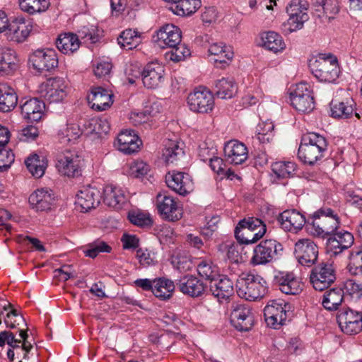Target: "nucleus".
<instances>
[{
	"instance_id": "f257e3e1",
	"label": "nucleus",
	"mask_w": 362,
	"mask_h": 362,
	"mask_svg": "<svg viewBox=\"0 0 362 362\" xmlns=\"http://www.w3.org/2000/svg\"><path fill=\"white\" fill-rule=\"evenodd\" d=\"M327 147V142L324 136L310 132L302 137L298 156L304 163L313 165L323 157Z\"/></svg>"
},
{
	"instance_id": "f03ea898",
	"label": "nucleus",
	"mask_w": 362,
	"mask_h": 362,
	"mask_svg": "<svg viewBox=\"0 0 362 362\" xmlns=\"http://www.w3.org/2000/svg\"><path fill=\"white\" fill-rule=\"evenodd\" d=\"M236 288L238 295L250 301L262 298L267 292L266 281L254 273L242 274L237 280Z\"/></svg>"
},
{
	"instance_id": "7ed1b4c3",
	"label": "nucleus",
	"mask_w": 362,
	"mask_h": 362,
	"mask_svg": "<svg viewBox=\"0 0 362 362\" xmlns=\"http://www.w3.org/2000/svg\"><path fill=\"white\" fill-rule=\"evenodd\" d=\"M310 233L313 235L325 238L334 234L339 226V217L330 208H321L313 215Z\"/></svg>"
},
{
	"instance_id": "20e7f679",
	"label": "nucleus",
	"mask_w": 362,
	"mask_h": 362,
	"mask_svg": "<svg viewBox=\"0 0 362 362\" xmlns=\"http://www.w3.org/2000/svg\"><path fill=\"white\" fill-rule=\"evenodd\" d=\"M283 251L282 245L274 239L262 240L253 249L250 262L253 265H264L279 259Z\"/></svg>"
},
{
	"instance_id": "39448f33",
	"label": "nucleus",
	"mask_w": 362,
	"mask_h": 362,
	"mask_svg": "<svg viewBox=\"0 0 362 362\" xmlns=\"http://www.w3.org/2000/svg\"><path fill=\"white\" fill-rule=\"evenodd\" d=\"M291 305L282 299H274L269 302L264 309V315L267 325L279 329L284 325L292 313Z\"/></svg>"
},
{
	"instance_id": "423d86ee",
	"label": "nucleus",
	"mask_w": 362,
	"mask_h": 362,
	"mask_svg": "<svg viewBox=\"0 0 362 362\" xmlns=\"http://www.w3.org/2000/svg\"><path fill=\"white\" fill-rule=\"evenodd\" d=\"M310 68L315 77L322 82L332 83L339 74L337 60L332 56L327 58L320 57L310 63Z\"/></svg>"
},
{
	"instance_id": "0eeeda50",
	"label": "nucleus",
	"mask_w": 362,
	"mask_h": 362,
	"mask_svg": "<svg viewBox=\"0 0 362 362\" xmlns=\"http://www.w3.org/2000/svg\"><path fill=\"white\" fill-rule=\"evenodd\" d=\"M335 280L336 274L332 263L322 261L313 265L310 281L315 290L322 291L327 289Z\"/></svg>"
},
{
	"instance_id": "6e6552de",
	"label": "nucleus",
	"mask_w": 362,
	"mask_h": 362,
	"mask_svg": "<svg viewBox=\"0 0 362 362\" xmlns=\"http://www.w3.org/2000/svg\"><path fill=\"white\" fill-rule=\"evenodd\" d=\"M83 159L76 151L66 150L57 156L56 168L58 171L67 177H78L81 175Z\"/></svg>"
},
{
	"instance_id": "1a4fd4ad",
	"label": "nucleus",
	"mask_w": 362,
	"mask_h": 362,
	"mask_svg": "<svg viewBox=\"0 0 362 362\" xmlns=\"http://www.w3.org/2000/svg\"><path fill=\"white\" fill-rule=\"evenodd\" d=\"M291 105L299 112H310L315 107V100L310 86L301 82L295 86L290 92Z\"/></svg>"
},
{
	"instance_id": "9d476101",
	"label": "nucleus",
	"mask_w": 362,
	"mask_h": 362,
	"mask_svg": "<svg viewBox=\"0 0 362 362\" xmlns=\"http://www.w3.org/2000/svg\"><path fill=\"white\" fill-rule=\"evenodd\" d=\"M294 254L300 264L311 267L317 262L318 247L310 239H300L295 243Z\"/></svg>"
},
{
	"instance_id": "9b49d317",
	"label": "nucleus",
	"mask_w": 362,
	"mask_h": 362,
	"mask_svg": "<svg viewBox=\"0 0 362 362\" xmlns=\"http://www.w3.org/2000/svg\"><path fill=\"white\" fill-rule=\"evenodd\" d=\"M158 213L165 220L175 221L182 216V209L179 202L166 192H160L156 196Z\"/></svg>"
},
{
	"instance_id": "f8f14e48",
	"label": "nucleus",
	"mask_w": 362,
	"mask_h": 362,
	"mask_svg": "<svg viewBox=\"0 0 362 362\" xmlns=\"http://www.w3.org/2000/svg\"><path fill=\"white\" fill-rule=\"evenodd\" d=\"M187 104L194 112L208 113L214 108V95L205 88L199 87L189 94Z\"/></svg>"
},
{
	"instance_id": "ddd939ff",
	"label": "nucleus",
	"mask_w": 362,
	"mask_h": 362,
	"mask_svg": "<svg viewBox=\"0 0 362 362\" xmlns=\"http://www.w3.org/2000/svg\"><path fill=\"white\" fill-rule=\"evenodd\" d=\"M39 92L40 96L49 103H59L66 96V84L62 78H50L41 84Z\"/></svg>"
},
{
	"instance_id": "4468645a",
	"label": "nucleus",
	"mask_w": 362,
	"mask_h": 362,
	"mask_svg": "<svg viewBox=\"0 0 362 362\" xmlns=\"http://www.w3.org/2000/svg\"><path fill=\"white\" fill-rule=\"evenodd\" d=\"M29 62L40 73L50 71L58 66L57 54L53 49H37L29 57Z\"/></svg>"
},
{
	"instance_id": "2eb2a0df",
	"label": "nucleus",
	"mask_w": 362,
	"mask_h": 362,
	"mask_svg": "<svg viewBox=\"0 0 362 362\" xmlns=\"http://www.w3.org/2000/svg\"><path fill=\"white\" fill-rule=\"evenodd\" d=\"M254 315L246 304H237L230 313V322L238 331L247 332L254 325Z\"/></svg>"
},
{
	"instance_id": "dca6fc26",
	"label": "nucleus",
	"mask_w": 362,
	"mask_h": 362,
	"mask_svg": "<svg viewBox=\"0 0 362 362\" xmlns=\"http://www.w3.org/2000/svg\"><path fill=\"white\" fill-rule=\"evenodd\" d=\"M337 320L341 330L346 334H356L362 329V314L349 308L340 310Z\"/></svg>"
},
{
	"instance_id": "f3484780",
	"label": "nucleus",
	"mask_w": 362,
	"mask_h": 362,
	"mask_svg": "<svg viewBox=\"0 0 362 362\" xmlns=\"http://www.w3.org/2000/svg\"><path fill=\"white\" fill-rule=\"evenodd\" d=\"M153 41L161 48L175 46L182 41V33L178 27L166 24L153 35Z\"/></svg>"
},
{
	"instance_id": "a211bd4d",
	"label": "nucleus",
	"mask_w": 362,
	"mask_h": 362,
	"mask_svg": "<svg viewBox=\"0 0 362 362\" xmlns=\"http://www.w3.org/2000/svg\"><path fill=\"white\" fill-rule=\"evenodd\" d=\"M165 182L169 188L180 195L185 196L193 189V182L187 173L173 170L165 175Z\"/></svg>"
},
{
	"instance_id": "6ab92c4d",
	"label": "nucleus",
	"mask_w": 362,
	"mask_h": 362,
	"mask_svg": "<svg viewBox=\"0 0 362 362\" xmlns=\"http://www.w3.org/2000/svg\"><path fill=\"white\" fill-rule=\"evenodd\" d=\"M273 281L282 293L287 295H297L303 290L300 282L292 272H276Z\"/></svg>"
},
{
	"instance_id": "aec40b11",
	"label": "nucleus",
	"mask_w": 362,
	"mask_h": 362,
	"mask_svg": "<svg viewBox=\"0 0 362 362\" xmlns=\"http://www.w3.org/2000/svg\"><path fill=\"white\" fill-rule=\"evenodd\" d=\"M28 201L32 209L35 211H47L54 206L56 197L52 189L40 188L30 195Z\"/></svg>"
},
{
	"instance_id": "412c9836",
	"label": "nucleus",
	"mask_w": 362,
	"mask_h": 362,
	"mask_svg": "<svg viewBox=\"0 0 362 362\" xmlns=\"http://www.w3.org/2000/svg\"><path fill=\"white\" fill-rule=\"evenodd\" d=\"M277 220L283 230L294 233L300 230L306 222L305 216L296 209L284 211Z\"/></svg>"
},
{
	"instance_id": "4be33fe9",
	"label": "nucleus",
	"mask_w": 362,
	"mask_h": 362,
	"mask_svg": "<svg viewBox=\"0 0 362 362\" xmlns=\"http://www.w3.org/2000/svg\"><path fill=\"white\" fill-rule=\"evenodd\" d=\"M356 103L351 98H347L342 100L334 99L329 104L330 115L336 119H349L354 117L360 119V115L354 112Z\"/></svg>"
},
{
	"instance_id": "5701e85b",
	"label": "nucleus",
	"mask_w": 362,
	"mask_h": 362,
	"mask_svg": "<svg viewBox=\"0 0 362 362\" xmlns=\"http://www.w3.org/2000/svg\"><path fill=\"white\" fill-rule=\"evenodd\" d=\"M164 67L156 62L148 64L141 72L144 86L147 88H156L164 81Z\"/></svg>"
},
{
	"instance_id": "b1692460",
	"label": "nucleus",
	"mask_w": 362,
	"mask_h": 362,
	"mask_svg": "<svg viewBox=\"0 0 362 362\" xmlns=\"http://www.w3.org/2000/svg\"><path fill=\"white\" fill-rule=\"evenodd\" d=\"M224 156L227 162L233 165H240L247 159L248 151L243 143L232 140L225 144Z\"/></svg>"
},
{
	"instance_id": "393cba45",
	"label": "nucleus",
	"mask_w": 362,
	"mask_h": 362,
	"mask_svg": "<svg viewBox=\"0 0 362 362\" xmlns=\"http://www.w3.org/2000/svg\"><path fill=\"white\" fill-rule=\"evenodd\" d=\"M76 204L83 211H88L98 206L100 202V192L93 187H83L76 195Z\"/></svg>"
},
{
	"instance_id": "a878e982",
	"label": "nucleus",
	"mask_w": 362,
	"mask_h": 362,
	"mask_svg": "<svg viewBox=\"0 0 362 362\" xmlns=\"http://www.w3.org/2000/svg\"><path fill=\"white\" fill-rule=\"evenodd\" d=\"M8 34L12 35V40L17 42H22L27 39L33 29V23L30 19L18 17L13 20L7 28Z\"/></svg>"
},
{
	"instance_id": "bb28decb",
	"label": "nucleus",
	"mask_w": 362,
	"mask_h": 362,
	"mask_svg": "<svg viewBox=\"0 0 362 362\" xmlns=\"http://www.w3.org/2000/svg\"><path fill=\"white\" fill-rule=\"evenodd\" d=\"M177 285L182 293L192 298L202 296L206 289L202 281L192 275L182 277Z\"/></svg>"
},
{
	"instance_id": "cd10ccee",
	"label": "nucleus",
	"mask_w": 362,
	"mask_h": 362,
	"mask_svg": "<svg viewBox=\"0 0 362 362\" xmlns=\"http://www.w3.org/2000/svg\"><path fill=\"white\" fill-rule=\"evenodd\" d=\"M112 95L102 87H94L88 95V100L91 108L98 111L105 110L112 104Z\"/></svg>"
},
{
	"instance_id": "c85d7f7f",
	"label": "nucleus",
	"mask_w": 362,
	"mask_h": 362,
	"mask_svg": "<svg viewBox=\"0 0 362 362\" xmlns=\"http://www.w3.org/2000/svg\"><path fill=\"white\" fill-rule=\"evenodd\" d=\"M45 105L37 98H30L21 105V114L30 122H38L42 117Z\"/></svg>"
},
{
	"instance_id": "c756f323",
	"label": "nucleus",
	"mask_w": 362,
	"mask_h": 362,
	"mask_svg": "<svg viewBox=\"0 0 362 362\" xmlns=\"http://www.w3.org/2000/svg\"><path fill=\"white\" fill-rule=\"evenodd\" d=\"M133 132L130 130L123 131L117 136L118 149L125 154L137 152L141 144V140Z\"/></svg>"
},
{
	"instance_id": "7c9ffc66",
	"label": "nucleus",
	"mask_w": 362,
	"mask_h": 362,
	"mask_svg": "<svg viewBox=\"0 0 362 362\" xmlns=\"http://www.w3.org/2000/svg\"><path fill=\"white\" fill-rule=\"evenodd\" d=\"M163 157L166 163L178 165L185 158L183 143L168 140L165 144Z\"/></svg>"
},
{
	"instance_id": "2f4dec72",
	"label": "nucleus",
	"mask_w": 362,
	"mask_h": 362,
	"mask_svg": "<svg viewBox=\"0 0 362 362\" xmlns=\"http://www.w3.org/2000/svg\"><path fill=\"white\" fill-rule=\"evenodd\" d=\"M210 291L216 298L225 299L233 293V283L226 276H221L210 284Z\"/></svg>"
},
{
	"instance_id": "473e14b6",
	"label": "nucleus",
	"mask_w": 362,
	"mask_h": 362,
	"mask_svg": "<svg viewBox=\"0 0 362 362\" xmlns=\"http://www.w3.org/2000/svg\"><path fill=\"white\" fill-rule=\"evenodd\" d=\"M18 103L15 90L6 83H0V112H8Z\"/></svg>"
},
{
	"instance_id": "72a5a7b5",
	"label": "nucleus",
	"mask_w": 362,
	"mask_h": 362,
	"mask_svg": "<svg viewBox=\"0 0 362 362\" xmlns=\"http://www.w3.org/2000/svg\"><path fill=\"white\" fill-rule=\"evenodd\" d=\"M80 41L76 34H61L56 41L57 49L63 54H71L80 47Z\"/></svg>"
},
{
	"instance_id": "f704fd0d",
	"label": "nucleus",
	"mask_w": 362,
	"mask_h": 362,
	"mask_svg": "<svg viewBox=\"0 0 362 362\" xmlns=\"http://www.w3.org/2000/svg\"><path fill=\"white\" fill-rule=\"evenodd\" d=\"M201 6V0H176L171 3L170 9L177 16H188L195 13Z\"/></svg>"
},
{
	"instance_id": "c9c22d12",
	"label": "nucleus",
	"mask_w": 362,
	"mask_h": 362,
	"mask_svg": "<svg viewBox=\"0 0 362 362\" xmlns=\"http://www.w3.org/2000/svg\"><path fill=\"white\" fill-rule=\"evenodd\" d=\"M25 164L28 171L36 178L41 177L45 174V169L47 167L46 158L40 156L36 153L28 156L25 160Z\"/></svg>"
},
{
	"instance_id": "e433bc0d",
	"label": "nucleus",
	"mask_w": 362,
	"mask_h": 362,
	"mask_svg": "<svg viewBox=\"0 0 362 362\" xmlns=\"http://www.w3.org/2000/svg\"><path fill=\"white\" fill-rule=\"evenodd\" d=\"M104 202L109 206L120 208L125 202L124 192L120 188L107 185L103 189Z\"/></svg>"
},
{
	"instance_id": "4c0bfd02",
	"label": "nucleus",
	"mask_w": 362,
	"mask_h": 362,
	"mask_svg": "<svg viewBox=\"0 0 362 362\" xmlns=\"http://www.w3.org/2000/svg\"><path fill=\"white\" fill-rule=\"evenodd\" d=\"M214 86L216 95L221 99L233 98L238 90L236 83L229 78H222L216 81Z\"/></svg>"
},
{
	"instance_id": "58836bf2",
	"label": "nucleus",
	"mask_w": 362,
	"mask_h": 362,
	"mask_svg": "<svg viewBox=\"0 0 362 362\" xmlns=\"http://www.w3.org/2000/svg\"><path fill=\"white\" fill-rule=\"evenodd\" d=\"M344 291L339 288H332L323 294L322 306L327 310H336L344 299Z\"/></svg>"
},
{
	"instance_id": "ea45409f",
	"label": "nucleus",
	"mask_w": 362,
	"mask_h": 362,
	"mask_svg": "<svg viewBox=\"0 0 362 362\" xmlns=\"http://www.w3.org/2000/svg\"><path fill=\"white\" fill-rule=\"evenodd\" d=\"M208 52L210 55L214 57L212 59L216 63L218 62L222 64H228L233 57V52L222 42L211 44Z\"/></svg>"
},
{
	"instance_id": "a19ab883",
	"label": "nucleus",
	"mask_w": 362,
	"mask_h": 362,
	"mask_svg": "<svg viewBox=\"0 0 362 362\" xmlns=\"http://www.w3.org/2000/svg\"><path fill=\"white\" fill-rule=\"evenodd\" d=\"M175 287L174 282L164 277L156 279L153 293L160 299H168L171 297Z\"/></svg>"
},
{
	"instance_id": "79ce46f5",
	"label": "nucleus",
	"mask_w": 362,
	"mask_h": 362,
	"mask_svg": "<svg viewBox=\"0 0 362 362\" xmlns=\"http://www.w3.org/2000/svg\"><path fill=\"white\" fill-rule=\"evenodd\" d=\"M261 40L262 46L267 49L276 53L285 48V43L281 35L272 31L262 34Z\"/></svg>"
},
{
	"instance_id": "37998d69",
	"label": "nucleus",
	"mask_w": 362,
	"mask_h": 362,
	"mask_svg": "<svg viewBox=\"0 0 362 362\" xmlns=\"http://www.w3.org/2000/svg\"><path fill=\"white\" fill-rule=\"evenodd\" d=\"M117 42L121 47L130 50L141 43V35L134 30L127 29L119 35Z\"/></svg>"
},
{
	"instance_id": "c03bdc74",
	"label": "nucleus",
	"mask_w": 362,
	"mask_h": 362,
	"mask_svg": "<svg viewBox=\"0 0 362 362\" xmlns=\"http://www.w3.org/2000/svg\"><path fill=\"white\" fill-rule=\"evenodd\" d=\"M18 1L21 9L29 14L45 12L50 6L49 0H18Z\"/></svg>"
},
{
	"instance_id": "a18cd8bd",
	"label": "nucleus",
	"mask_w": 362,
	"mask_h": 362,
	"mask_svg": "<svg viewBox=\"0 0 362 362\" xmlns=\"http://www.w3.org/2000/svg\"><path fill=\"white\" fill-rule=\"evenodd\" d=\"M199 275L210 281V284L220 277L218 268L211 261L203 259L197 265Z\"/></svg>"
},
{
	"instance_id": "49530a36",
	"label": "nucleus",
	"mask_w": 362,
	"mask_h": 362,
	"mask_svg": "<svg viewBox=\"0 0 362 362\" xmlns=\"http://www.w3.org/2000/svg\"><path fill=\"white\" fill-rule=\"evenodd\" d=\"M239 228L249 229L253 233H258L263 237L267 232V226L264 222L257 218H249L247 219H243L239 221L237 225Z\"/></svg>"
},
{
	"instance_id": "de8ad7c7",
	"label": "nucleus",
	"mask_w": 362,
	"mask_h": 362,
	"mask_svg": "<svg viewBox=\"0 0 362 362\" xmlns=\"http://www.w3.org/2000/svg\"><path fill=\"white\" fill-rule=\"evenodd\" d=\"M349 262L347 265L349 272L356 276H362V249H354L351 251Z\"/></svg>"
},
{
	"instance_id": "09e8293b",
	"label": "nucleus",
	"mask_w": 362,
	"mask_h": 362,
	"mask_svg": "<svg viewBox=\"0 0 362 362\" xmlns=\"http://www.w3.org/2000/svg\"><path fill=\"white\" fill-rule=\"evenodd\" d=\"M296 166L293 162L277 161L272 165V170L278 178H286L293 174Z\"/></svg>"
},
{
	"instance_id": "8fccbe9b",
	"label": "nucleus",
	"mask_w": 362,
	"mask_h": 362,
	"mask_svg": "<svg viewBox=\"0 0 362 362\" xmlns=\"http://www.w3.org/2000/svg\"><path fill=\"white\" fill-rule=\"evenodd\" d=\"M170 48L171 50L165 54V57L169 60L175 62L184 60L191 54L188 47L185 44L181 43V42L175 46H172Z\"/></svg>"
},
{
	"instance_id": "3c124183",
	"label": "nucleus",
	"mask_w": 362,
	"mask_h": 362,
	"mask_svg": "<svg viewBox=\"0 0 362 362\" xmlns=\"http://www.w3.org/2000/svg\"><path fill=\"white\" fill-rule=\"evenodd\" d=\"M234 232L235 238L240 245L255 243L262 238L260 233H253L249 229L239 228L238 226L235 227Z\"/></svg>"
},
{
	"instance_id": "603ef678",
	"label": "nucleus",
	"mask_w": 362,
	"mask_h": 362,
	"mask_svg": "<svg viewBox=\"0 0 362 362\" xmlns=\"http://www.w3.org/2000/svg\"><path fill=\"white\" fill-rule=\"evenodd\" d=\"M90 132L99 136L106 134L110 129V123L107 118L95 117L88 122Z\"/></svg>"
},
{
	"instance_id": "864d4df0",
	"label": "nucleus",
	"mask_w": 362,
	"mask_h": 362,
	"mask_svg": "<svg viewBox=\"0 0 362 362\" xmlns=\"http://www.w3.org/2000/svg\"><path fill=\"white\" fill-rule=\"evenodd\" d=\"M82 134V131L77 124H68L64 129L61 131V139L63 143H70L76 141Z\"/></svg>"
},
{
	"instance_id": "5fc2aeb1",
	"label": "nucleus",
	"mask_w": 362,
	"mask_h": 362,
	"mask_svg": "<svg viewBox=\"0 0 362 362\" xmlns=\"http://www.w3.org/2000/svg\"><path fill=\"white\" fill-rule=\"evenodd\" d=\"M128 219L132 224L139 227H150L152 225V220L149 214L141 211L129 212Z\"/></svg>"
},
{
	"instance_id": "6e6d98bb",
	"label": "nucleus",
	"mask_w": 362,
	"mask_h": 362,
	"mask_svg": "<svg viewBox=\"0 0 362 362\" xmlns=\"http://www.w3.org/2000/svg\"><path fill=\"white\" fill-rule=\"evenodd\" d=\"M308 4L303 0H291L286 6L288 16L308 15L307 13Z\"/></svg>"
},
{
	"instance_id": "4d7b16f0",
	"label": "nucleus",
	"mask_w": 362,
	"mask_h": 362,
	"mask_svg": "<svg viewBox=\"0 0 362 362\" xmlns=\"http://www.w3.org/2000/svg\"><path fill=\"white\" fill-rule=\"evenodd\" d=\"M289 18L284 26L287 29L288 33H293L303 28L304 23L309 19L308 15L301 16H288Z\"/></svg>"
},
{
	"instance_id": "13d9d810",
	"label": "nucleus",
	"mask_w": 362,
	"mask_h": 362,
	"mask_svg": "<svg viewBox=\"0 0 362 362\" xmlns=\"http://www.w3.org/2000/svg\"><path fill=\"white\" fill-rule=\"evenodd\" d=\"M111 247L105 242L97 240L89 245V248L85 251L86 256L95 258L100 252H110Z\"/></svg>"
},
{
	"instance_id": "bf43d9fd",
	"label": "nucleus",
	"mask_w": 362,
	"mask_h": 362,
	"mask_svg": "<svg viewBox=\"0 0 362 362\" xmlns=\"http://www.w3.org/2000/svg\"><path fill=\"white\" fill-rule=\"evenodd\" d=\"M15 156L11 150L0 148V172L8 170L13 163Z\"/></svg>"
},
{
	"instance_id": "052dcab7",
	"label": "nucleus",
	"mask_w": 362,
	"mask_h": 362,
	"mask_svg": "<svg viewBox=\"0 0 362 362\" xmlns=\"http://www.w3.org/2000/svg\"><path fill=\"white\" fill-rule=\"evenodd\" d=\"M322 8L325 15L329 18L332 19L339 11L338 0H325L322 1Z\"/></svg>"
},
{
	"instance_id": "680f3d73",
	"label": "nucleus",
	"mask_w": 362,
	"mask_h": 362,
	"mask_svg": "<svg viewBox=\"0 0 362 362\" xmlns=\"http://www.w3.org/2000/svg\"><path fill=\"white\" fill-rule=\"evenodd\" d=\"M346 292L352 298L358 299L362 296V286L352 279L347 280L344 284Z\"/></svg>"
},
{
	"instance_id": "e2e57ef3",
	"label": "nucleus",
	"mask_w": 362,
	"mask_h": 362,
	"mask_svg": "<svg viewBox=\"0 0 362 362\" xmlns=\"http://www.w3.org/2000/svg\"><path fill=\"white\" fill-rule=\"evenodd\" d=\"M243 250L242 245L239 243H233L228 246L227 257L233 263H239L243 261L240 250Z\"/></svg>"
},
{
	"instance_id": "0e129e2a",
	"label": "nucleus",
	"mask_w": 362,
	"mask_h": 362,
	"mask_svg": "<svg viewBox=\"0 0 362 362\" xmlns=\"http://www.w3.org/2000/svg\"><path fill=\"white\" fill-rule=\"evenodd\" d=\"M154 115L155 113L146 108L144 112H132L129 119L131 122L136 126L147 122L150 117Z\"/></svg>"
},
{
	"instance_id": "69168bd1",
	"label": "nucleus",
	"mask_w": 362,
	"mask_h": 362,
	"mask_svg": "<svg viewBox=\"0 0 362 362\" xmlns=\"http://www.w3.org/2000/svg\"><path fill=\"white\" fill-rule=\"evenodd\" d=\"M19 320L24 321L23 317L16 309H11L6 315L4 323L7 328L13 329L19 325Z\"/></svg>"
},
{
	"instance_id": "338daca9",
	"label": "nucleus",
	"mask_w": 362,
	"mask_h": 362,
	"mask_svg": "<svg viewBox=\"0 0 362 362\" xmlns=\"http://www.w3.org/2000/svg\"><path fill=\"white\" fill-rule=\"evenodd\" d=\"M39 134L38 129L33 125L23 128L19 133L18 138L21 141L28 142L35 140Z\"/></svg>"
},
{
	"instance_id": "774afa93",
	"label": "nucleus",
	"mask_w": 362,
	"mask_h": 362,
	"mask_svg": "<svg viewBox=\"0 0 362 362\" xmlns=\"http://www.w3.org/2000/svg\"><path fill=\"white\" fill-rule=\"evenodd\" d=\"M334 234L340 243L341 248L346 250L353 245L354 238L351 233L342 231L334 233Z\"/></svg>"
}]
</instances>
